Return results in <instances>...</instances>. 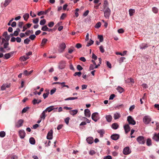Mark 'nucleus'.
I'll return each instance as SVG.
<instances>
[{
  "label": "nucleus",
  "instance_id": "54",
  "mask_svg": "<svg viewBox=\"0 0 159 159\" xmlns=\"http://www.w3.org/2000/svg\"><path fill=\"white\" fill-rule=\"evenodd\" d=\"M98 38L99 39L100 42H102L103 40V36L101 35H98Z\"/></svg>",
  "mask_w": 159,
  "mask_h": 159
},
{
  "label": "nucleus",
  "instance_id": "34",
  "mask_svg": "<svg viewBox=\"0 0 159 159\" xmlns=\"http://www.w3.org/2000/svg\"><path fill=\"white\" fill-rule=\"evenodd\" d=\"M45 112H46L44 110L43 111L41 116H40V117L41 119H45L46 116L45 115Z\"/></svg>",
  "mask_w": 159,
  "mask_h": 159
},
{
  "label": "nucleus",
  "instance_id": "39",
  "mask_svg": "<svg viewBox=\"0 0 159 159\" xmlns=\"http://www.w3.org/2000/svg\"><path fill=\"white\" fill-rule=\"evenodd\" d=\"M49 29L46 25L43 26L41 28V30L43 31H47Z\"/></svg>",
  "mask_w": 159,
  "mask_h": 159
},
{
  "label": "nucleus",
  "instance_id": "44",
  "mask_svg": "<svg viewBox=\"0 0 159 159\" xmlns=\"http://www.w3.org/2000/svg\"><path fill=\"white\" fill-rule=\"evenodd\" d=\"M124 106L122 104H119L115 107L116 109H119L123 107Z\"/></svg>",
  "mask_w": 159,
  "mask_h": 159
},
{
  "label": "nucleus",
  "instance_id": "48",
  "mask_svg": "<svg viewBox=\"0 0 159 159\" xmlns=\"http://www.w3.org/2000/svg\"><path fill=\"white\" fill-rule=\"evenodd\" d=\"M81 75V73L80 71L76 72L74 74V76H76L78 75L79 77H80Z\"/></svg>",
  "mask_w": 159,
  "mask_h": 159
},
{
  "label": "nucleus",
  "instance_id": "8",
  "mask_svg": "<svg viewBox=\"0 0 159 159\" xmlns=\"http://www.w3.org/2000/svg\"><path fill=\"white\" fill-rule=\"evenodd\" d=\"M111 137L112 139L116 140L119 138L120 135L117 134H113L111 136Z\"/></svg>",
  "mask_w": 159,
  "mask_h": 159
},
{
  "label": "nucleus",
  "instance_id": "55",
  "mask_svg": "<svg viewBox=\"0 0 159 159\" xmlns=\"http://www.w3.org/2000/svg\"><path fill=\"white\" fill-rule=\"evenodd\" d=\"M101 23L100 22H99L96 24L95 27L97 28H99L101 26Z\"/></svg>",
  "mask_w": 159,
  "mask_h": 159
},
{
  "label": "nucleus",
  "instance_id": "7",
  "mask_svg": "<svg viewBox=\"0 0 159 159\" xmlns=\"http://www.w3.org/2000/svg\"><path fill=\"white\" fill-rule=\"evenodd\" d=\"M51 10V8H49L47 10H46L45 11H40L38 13V15L40 16L42 15L46 14L48 12H49Z\"/></svg>",
  "mask_w": 159,
  "mask_h": 159
},
{
  "label": "nucleus",
  "instance_id": "30",
  "mask_svg": "<svg viewBox=\"0 0 159 159\" xmlns=\"http://www.w3.org/2000/svg\"><path fill=\"white\" fill-rule=\"evenodd\" d=\"M106 118L108 122H110L111 120L112 117L111 116L109 115L106 116Z\"/></svg>",
  "mask_w": 159,
  "mask_h": 159
},
{
  "label": "nucleus",
  "instance_id": "56",
  "mask_svg": "<svg viewBox=\"0 0 159 159\" xmlns=\"http://www.w3.org/2000/svg\"><path fill=\"white\" fill-rule=\"evenodd\" d=\"M54 25V23L53 21H51L50 22H49L48 24V26L50 27H52Z\"/></svg>",
  "mask_w": 159,
  "mask_h": 159
},
{
  "label": "nucleus",
  "instance_id": "40",
  "mask_svg": "<svg viewBox=\"0 0 159 159\" xmlns=\"http://www.w3.org/2000/svg\"><path fill=\"white\" fill-rule=\"evenodd\" d=\"M11 57L10 53H7L5 54L4 55V58L8 59L10 58Z\"/></svg>",
  "mask_w": 159,
  "mask_h": 159
},
{
  "label": "nucleus",
  "instance_id": "26",
  "mask_svg": "<svg viewBox=\"0 0 159 159\" xmlns=\"http://www.w3.org/2000/svg\"><path fill=\"white\" fill-rule=\"evenodd\" d=\"M119 126V125L117 123H114L111 125L112 128L114 129H117L118 128Z\"/></svg>",
  "mask_w": 159,
  "mask_h": 159
},
{
  "label": "nucleus",
  "instance_id": "23",
  "mask_svg": "<svg viewBox=\"0 0 159 159\" xmlns=\"http://www.w3.org/2000/svg\"><path fill=\"white\" fill-rule=\"evenodd\" d=\"M41 102V100H37L35 99H34L32 101L34 105H35L36 104H39Z\"/></svg>",
  "mask_w": 159,
  "mask_h": 159
},
{
  "label": "nucleus",
  "instance_id": "36",
  "mask_svg": "<svg viewBox=\"0 0 159 159\" xmlns=\"http://www.w3.org/2000/svg\"><path fill=\"white\" fill-rule=\"evenodd\" d=\"M48 41V39H42L41 43V46H44L45 44Z\"/></svg>",
  "mask_w": 159,
  "mask_h": 159
},
{
  "label": "nucleus",
  "instance_id": "22",
  "mask_svg": "<svg viewBox=\"0 0 159 159\" xmlns=\"http://www.w3.org/2000/svg\"><path fill=\"white\" fill-rule=\"evenodd\" d=\"M33 71V70H31L28 72L27 70H25L24 71L23 74L25 75L28 76L31 74Z\"/></svg>",
  "mask_w": 159,
  "mask_h": 159
},
{
  "label": "nucleus",
  "instance_id": "27",
  "mask_svg": "<svg viewBox=\"0 0 159 159\" xmlns=\"http://www.w3.org/2000/svg\"><path fill=\"white\" fill-rule=\"evenodd\" d=\"M47 137L48 139H52V132H48V134Z\"/></svg>",
  "mask_w": 159,
  "mask_h": 159
},
{
  "label": "nucleus",
  "instance_id": "47",
  "mask_svg": "<svg viewBox=\"0 0 159 159\" xmlns=\"http://www.w3.org/2000/svg\"><path fill=\"white\" fill-rule=\"evenodd\" d=\"M135 10L133 9H130V16H132L135 13Z\"/></svg>",
  "mask_w": 159,
  "mask_h": 159
},
{
  "label": "nucleus",
  "instance_id": "33",
  "mask_svg": "<svg viewBox=\"0 0 159 159\" xmlns=\"http://www.w3.org/2000/svg\"><path fill=\"white\" fill-rule=\"evenodd\" d=\"M116 89L120 93L124 91V89L120 86H118L116 88Z\"/></svg>",
  "mask_w": 159,
  "mask_h": 159
},
{
  "label": "nucleus",
  "instance_id": "45",
  "mask_svg": "<svg viewBox=\"0 0 159 159\" xmlns=\"http://www.w3.org/2000/svg\"><path fill=\"white\" fill-rule=\"evenodd\" d=\"M152 11L155 13H157L158 12V9L155 7H153L152 8Z\"/></svg>",
  "mask_w": 159,
  "mask_h": 159
},
{
  "label": "nucleus",
  "instance_id": "49",
  "mask_svg": "<svg viewBox=\"0 0 159 159\" xmlns=\"http://www.w3.org/2000/svg\"><path fill=\"white\" fill-rule=\"evenodd\" d=\"M29 107H26L24 108L22 111V113H24L26 112L29 109Z\"/></svg>",
  "mask_w": 159,
  "mask_h": 159
},
{
  "label": "nucleus",
  "instance_id": "61",
  "mask_svg": "<svg viewBox=\"0 0 159 159\" xmlns=\"http://www.w3.org/2000/svg\"><path fill=\"white\" fill-rule=\"evenodd\" d=\"M24 24V23L23 22H19L18 25V26L20 28H21L22 27V26Z\"/></svg>",
  "mask_w": 159,
  "mask_h": 159
},
{
  "label": "nucleus",
  "instance_id": "6",
  "mask_svg": "<svg viewBox=\"0 0 159 159\" xmlns=\"http://www.w3.org/2000/svg\"><path fill=\"white\" fill-rule=\"evenodd\" d=\"M19 135L21 139H23L25 135V131L23 130H21L19 132Z\"/></svg>",
  "mask_w": 159,
  "mask_h": 159
},
{
  "label": "nucleus",
  "instance_id": "60",
  "mask_svg": "<svg viewBox=\"0 0 159 159\" xmlns=\"http://www.w3.org/2000/svg\"><path fill=\"white\" fill-rule=\"evenodd\" d=\"M66 15L65 13H62L60 17L61 20H63L66 17Z\"/></svg>",
  "mask_w": 159,
  "mask_h": 159
},
{
  "label": "nucleus",
  "instance_id": "29",
  "mask_svg": "<svg viewBox=\"0 0 159 159\" xmlns=\"http://www.w3.org/2000/svg\"><path fill=\"white\" fill-rule=\"evenodd\" d=\"M108 4V2L106 0L105 1H104V3H103V10L106 9L107 8H108L107 7Z\"/></svg>",
  "mask_w": 159,
  "mask_h": 159
},
{
  "label": "nucleus",
  "instance_id": "51",
  "mask_svg": "<svg viewBox=\"0 0 159 159\" xmlns=\"http://www.w3.org/2000/svg\"><path fill=\"white\" fill-rule=\"evenodd\" d=\"M36 36L34 34L31 35L29 37V38L32 40H34Z\"/></svg>",
  "mask_w": 159,
  "mask_h": 159
},
{
  "label": "nucleus",
  "instance_id": "52",
  "mask_svg": "<svg viewBox=\"0 0 159 159\" xmlns=\"http://www.w3.org/2000/svg\"><path fill=\"white\" fill-rule=\"evenodd\" d=\"M30 39L28 38H26L24 40V43L25 44H28L29 43V42H30Z\"/></svg>",
  "mask_w": 159,
  "mask_h": 159
},
{
  "label": "nucleus",
  "instance_id": "20",
  "mask_svg": "<svg viewBox=\"0 0 159 159\" xmlns=\"http://www.w3.org/2000/svg\"><path fill=\"white\" fill-rule=\"evenodd\" d=\"M66 45L64 43H62L60 44L59 45V47L61 49L64 50L66 48Z\"/></svg>",
  "mask_w": 159,
  "mask_h": 159
},
{
  "label": "nucleus",
  "instance_id": "31",
  "mask_svg": "<svg viewBox=\"0 0 159 159\" xmlns=\"http://www.w3.org/2000/svg\"><path fill=\"white\" fill-rule=\"evenodd\" d=\"M29 58V57H28L27 56H24L23 57H21L20 58V60L21 61H25L27 59Z\"/></svg>",
  "mask_w": 159,
  "mask_h": 159
},
{
  "label": "nucleus",
  "instance_id": "17",
  "mask_svg": "<svg viewBox=\"0 0 159 159\" xmlns=\"http://www.w3.org/2000/svg\"><path fill=\"white\" fill-rule=\"evenodd\" d=\"M93 138L91 137H89L86 139L87 143L89 144H92L93 142Z\"/></svg>",
  "mask_w": 159,
  "mask_h": 159
},
{
  "label": "nucleus",
  "instance_id": "35",
  "mask_svg": "<svg viewBox=\"0 0 159 159\" xmlns=\"http://www.w3.org/2000/svg\"><path fill=\"white\" fill-rule=\"evenodd\" d=\"M23 17L24 18V20L26 21L29 17V15L28 13H26L24 15Z\"/></svg>",
  "mask_w": 159,
  "mask_h": 159
},
{
  "label": "nucleus",
  "instance_id": "25",
  "mask_svg": "<svg viewBox=\"0 0 159 159\" xmlns=\"http://www.w3.org/2000/svg\"><path fill=\"white\" fill-rule=\"evenodd\" d=\"M78 111L77 110H72L69 111V113L70 115L74 116L77 113Z\"/></svg>",
  "mask_w": 159,
  "mask_h": 159
},
{
  "label": "nucleus",
  "instance_id": "57",
  "mask_svg": "<svg viewBox=\"0 0 159 159\" xmlns=\"http://www.w3.org/2000/svg\"><path fill=\"white\" fill-rule=\"evenodd\" d=\"M70 120V118L69 117H67L65 120V122L67 125H68L69 123V120Z\"/></svg>",
  "mask_w": 159,
  "mask_h": 159
},
{
  "label": "nucleus",
  "instance_id": "37",
  "mask_svg": "<svg viewBox=\"0 0 159 159\" xmlns=\"http://www.w3.org/2000/svg\"><path fill=\"white\" fill-rule=\"evenodd\" d=\"M140 48L141 49H145L148 47L147 44H143L140 45Z\"/></svg>",
  "mask_w": 159,
  "mask_h": 159
},
{
  "label": "nucleus",
  "instance_id": "9",
  "mask_svg": "<svg viewBox=\"0 0 159 159\" xmlns=\"http://www.w3.org/2000/svg\"><path fill=\"white\" fill-rule=\"evenodd\" d=\"M123 153L124 155H128L129 154V147H126L124 148L123 150Z\"/></svg>",
  "mask_w": 159,
  "mask_h": 159
},
{
  "label": "nucleus",
  "instance_id": "15",
  "mask_svg": "<svg viewBox=\"0 0 159 159\" xmlns=\"http://www.w3.org/2000/svg\"><path fill=\"white\" fill-rule=\"evenodd\" d=\"M9 43L8 41H7L4 43L3 45L4 48L5 49H7V50H10V48L8 47Z\"/></svg>",
  "mask_w": 159,
  "mask_h": 159
},
{
  "label": "nucleus",
  "instance_id": "41",
  "mask_svg": "<svg viewBox=\"0 0 159 159\" xmlns=\"http://www.w3.org/2000/svg\"><path fill=\"white\" fill-rule=\"evenodd\" d=\"M5 38V39L4 38H3L2 39V43H3L4 41H6V40H7V41H8L9 40L10 38L9 36H8V35L7 36H6Z\"/></svg>",
  "mask_w": 159,
  "mask_h": 159
},
{
  "label": "nucleus",
  "instance_id": "43",
  "mask_svg": "<svg viewBox=\"0 0 159 159\" xmlns=\"http://www.w3.org/2000/svg\"><path fill=\"white\" fill-rule=\"evenodd\" d=\"M78 98L77 97H69L68 98H67L65 99V101H67L69 100H73L75 99H76Z\"/></svg>",
  "mask_w": 159,
  "mask_h": 159
},
{
  "label": "nucleus",
  "instance_id": "12",
  "mask_svg": "<svg viewBox=\"0 0 159 159\" xmlns=\"http://www.w3.org/2000/svg\"><path fill=\"white\" fill-rule=\"evenodd\" d=\"M84 114L85 116L88 117H89L90 116L91 113L89 110V109H86L84 110Z\"/></svg>",
  "mask_w": 159,
  "mask_h": 159
},
{
  "label": "nucleus",
  "instance_id": "21",
  "mask_svg": "<svg viewBox=\"0 0 159 159\" xmlns=\"http://www.w3.org/2000/svg\"><path fill=\"white\" fill-rule=\"evenodd\" d=\"M98 133H99L100 135V137H102L103 136V134H104V131L103 129L98 130L97 131Z\"/></svg>",
  "mask_w": 159,
  "mask_h": 159
},
{
  "label": "nucleus",
  "instance_id": "1",
  "mask_svg": "<svg viewBox=\"0 0 159 159\" xmlns=\"http://www.w3.org/2000/svg\"><path fill=\"white\" fill-rule=\"evenodd\" d=\"M104 13V17L107 19L109 18L111 13V11L109 8H107L106 9L103 10Z\"/></svg>",
  "mask_w": 159,
  "mask_h": 159
},
{
  "label": "nucleus",
  "instance_id": "10",
  "mask_svg": "<svg viewBox=\"0 0 159 159\" xmlns=\"http://www.w3.org/2000/svg\"><path fill=\"white\" fill-rule=\"evenodd\" d=\"M124 128L125 132V134H127L129 131V125L128 124H125L124 126Z\"/></svg>",
  "mask_w": 159,
  "mask_h": 159
},
{
  "label": "nucleus",
  "instance_id": "46",
  "mask_svg": "<svg viewBox=\"0 0 159 159\" xmlns=\"http://www.w3.org/2000/svg\"><path fill=\"white\" fill-rule=\"evenodd\" d=\"M6 135V133L4 131H2L0 132V137L2 138H3Z\"/></svg>",
  "mask_w": 159,
  "mask_h": 159
},
{
  "label": "nucleus",
  "instance_id": "42",
  "mask_svg": "<svg viewBox=\"0 0 159 159\" xmlns=\"http://www.w3.org/2000/svg\"><path fill=\"white\" fill-rule=\"evenodd\" d=\"M93 42L94 41L93 40L90 39L89 42L86 45V46L89 47V46L93 44Z\"/></svg>",
  "mask_w": 159,
  "mask_h": 159
},
{
  "label": "nucleus",
  "instance_id": "2",
  "mask_svg": "<svg viewBox=\"0 0 159 159\" xmlns=\"http://www.w3.org/2000/svg\"><path fill=\"white\" fill-rule=\"evenodd\" d=\"M138 143L140 144H144L145 142L146 139L143 136H139L137 139Z\"/></svg>",
  "mask_w": 159,
  "mask_h": 159
},
{
  "label": "nucleus",
  "instance_id": "63",
  "mask_svg": "<svg viewBox=\"0 0 159 159\" xmlns=\"http://www.w3.org/2000/svg\"><path fill=\"white\" fill-rule=\"evenodd\" d=\"M117 31L120 34L123 33L124 32V30L123 29H120L118 30Z\"/></svg>",
  "mask_w": 159,
  "mask_h": 159
},
{
  "label": "nucleus",
  "instance_id": "28",
  "mask_svg": "<svg viewBox=\"0 0 159 159\" xmlns=\"http://www.w3.org/2000/svg\"><path fill=\"white\" fill-rule=\"evenodd\" d=\"M120 117V115L118 113H116L114 114V118L116 120L119 118Z\"/></svg>",
  "mask_w": 159,
  "mask_h": 159
},
{
  "label": "nucleus",
  "instance_id": "59",
  "mask_svg": "<svg viewBox=\"0 0 159 159\" xmlns=\"http://www.w3.org/2000/svg\"><path fill=\"white\" fill-rule=\"evenodd\" d=\"M77 68L78 70L79 71L83 69L82 67L80 65H78L77 66Z\"/></svg>",
  "mask_w": 159,
  "mask_h": 159
},
{
  "label": "nucleus",
  "instance_id": "14",
  "mask_svg": "<svg viewBox=\"0 0 159 159\" xmlns=\"http://www.w3.org/2000/svg\"><path fill=\"white\" fill-rule=\"evenodd\" d=\"M45 91L46 92V93H44L43 94V96L44 99L48 97V95L49 93V91L48 89H46Z\"/></svg>",
  "mask_w": 159,
  "mask_h": 159
},
{
  "label": "nucleus",
  "instance_id": "62",
  "mask_svg": "<svg viewBox=\"0 0 159 159\" xmlns=\"http://www.w3.org/2000/svg\"><path fill=\"white\" fill-rule=\"evenodd\" d=\"M89 12V11L88 10H87L84 13L83 15V16H87L88 15Z\"/></svg>",
  "mask_w": 159,
  "mask_h": 159
},
{
  "label": "nucleus",
  "instance_id": "11",
  "mask_svg": "<svg viewBox=\"0 0 159 159\" xmlns=\"http://www.w3.org/2000/svg\"><path fill=\"white\" fill-rule=\"evenodd\" d=\"M65 66V63L64 61H61L59 64V67L60 69H63L64 68Z\"/></svg>",
  "mask_w": 159,
  "mask_h": 159
},
{
  "label": "nucleus",
  "instance_id": "19",
  "mask_svg": "<svg viewBox=\"0 0 159 159\" xmlns=\"http://www.w3.org/2000/svg\"><path fill=\"white\" fill-rule=\"evenodd\" d=\"M135 124V121L131 116H130V125H134Z\"/></svg>",
  "mask_w": 159,
  "mask_h": 159
},
{
  "label": "nucleus",
  "instance_id": "64",
  "mask_svg": "<svg viewBox=\"0 0 159 159\" xmlns=\"http://www.w3.org/2000/svg\"><path fill=\"white\" fill-rule=\"evenodd\" d=\"M104 159H112V157L111 156L108 155L105 157L104 158Z\"/></svg>",
  "mask_w": 159,
  "mask_h": 159
},
{
  "label": "nucleus",
  "instance_id": "58",
  "mask_svg": "<svg viewBox=\"0 0 159 159\" xmlns=\"http://www.w3.org/2000/svg\"><path fill=\"white\" fill-rule=\"evenodd\" d=\"M39 21V19L36 18L33 20V22L34 24H37Z\"/></svg>",
  "mask_w": 159,
  "mask_h": 159
},
{
  "label": "nucleus",
  "instance_id": "50",
  "mask_svg": "<svg viewBox=\"0 0 159 159\" xmlns=\"http://www.w3.org/2000/svg\"><path fill=\"white\" fill-rule=\"evenodd\" d=\"M46 22V20L45 19H43L41 20L40 22V24L41 25H44L45 24Z\"/></svg>",
  "mask_w": 159,
  "mask_h": 159
},
{
  "label": "nucleus",
  "instance_id": "38",
  "mask_svg": "<svg viewBox=\"0 0 159 159\" xmlns=\"http://www.w3.org/2000/svg\"><path fill=\"white\" fill-rule=\"evenodd\" d=\"M146 143L148 146H150L152 145L151 140L150 139H147Z\"/></svg>",
  "mask_w": 159,
  "mask_h": 159
},
{
  "label": "nucleus",
  "instance_id": "3",
  "mask_svg": "<svg viewBox=\"0 0 159 159\" xmlns=\"http://www.w3.org/2000/svg\"><path fill=\"white\" fill-rule=\"evenodd\" d=\"M92 119L95 122H96L99 119L98 113V112H94L92 115Z\"/></svg>",
  "mask_w": 159,
  "mask_h": 159
},
{
  "label": "nucleus",
  "instance_id": "32",
  "mask_svg": "<svg viewBox=\"0 0 159 159\" xmlns=\"http://www.w3.org/2000/svg\"><path fill=\"white\" fill-rule=\"evenodd\" d=\"M29 141L30 143L32 144H35V140L33 137H31Z\"/></svg>",
  "mask_w": 159,
  "mask_h": 159
},
{
  "label": "nucleus",
  "instance_id": "18",
  "mask_svg": "<svg viewBox=\"0 0 159 159\" xmlns=\"http://www.w3.org/2000/svg\"><path fill=\"white\" fill-rule=\"evenodd\" d=\"M53 106H51L49 107H47L44 111L46 112L48 111L49 112H50L52 111L53 110Z\"/></svg>",
  "mask_w": 159,
  "mask_h": 159
},
{
  "label": "nucleus",
  "instance_id": "16",
  "mask_svg": "<svg viewBox=\"0 0 159 159\" xmlns=\"http://www.w3.org/2000/svg\"><path fill=\"white\" fill-rule=\"evenodd\" d=\"M10 87V85H8L6 84H3L1 87V90H5L6 88H8Z\"/></svg>",
  "mask_w": 159,
  "mask_h": 159
},
{
  "label": "nucleus",
  "instance_id": "4",
  "mask_svg": "<svg viewBox=\"0 0 159 159\" xmlns=\"http://www.w3.org/2000/svg\"><path fill=\"white\" fill-rule=\"evenodd\" d=\"M151 119L149 116H145L143 119V122L146 124H148L151 121Z\"/></svg>",
  "mask_w": 159,
  "mask_h": 159
},
{
  "label": "nucleus",
  "instance_id": "5",
  "mask_svg": "<svg viewBox=\"0 0 159 159\" xmlns=\"http://www.w3.org/2000/svg\"><path fill=\"white\" fill-rule=\"evenodd\" d=\"M24 122L23 120L20 119L16 123L15 127L18 128L21 126L23 125V123Z\"/></svg>",
  "mask_w": 159,
  "mask_h": 159
},
{
  "label": "nucleus",
  "instance_id": "13",
  "mask_svg": "<svg viewBox=\"0 0 159 159\" xmlns=\"http://www.w3.org/2000/svg\"><path fill=\"white\" fill-rule=\"evenodd\" d=\"M153 139L155 140L156 141H159V133L157 134H155L153 138Z\"/></svg>",
  "mask_w": 159,
  "mask_h": 159
},
{
  "label": "nucleus",
  "instance_id": "24",
  "mask_svg": "<svg viewBox=\"0 0 159 159\" xmlns=\"http://www.w3.org/2000/svg\"><path fill=\"white\" fill-rule=\"evenodd\" d=\"M11 1L12 0H5L4 3L3 4V7H6L9 4Z\"/></svg>",
  "mask_w": 159,
  "mask_h": 159
},
{
  "label": "nucleus",
  "instance_id": "53",
  "mask_svg": "<svg viewBox=\"0 0 159 159\" xmlns=\"http://www.w3.org/2000/svg\"><path fill=\"white\" fill-rule=\"evenodd\" d=\"M31 33V34H33V30H27L26 32H25V34L28 36L30 33Z\"/></svg>",
  "mask_w": 159,
  "mask_h": 159
}]
</instances>
